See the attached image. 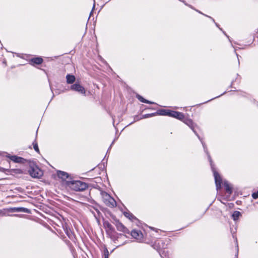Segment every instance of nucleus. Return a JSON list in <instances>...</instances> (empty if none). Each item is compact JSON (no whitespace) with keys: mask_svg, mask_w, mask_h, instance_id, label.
<instances>
[{"mask_svg":"<svg viewBox=\"0 0 258 258\" xmlns=\"http://www.w3.org/2000/svg\"><path fill=\"white\" fill-rule=\"evenodd\" d=\"M182 121H183V122L184 123H185L186 125H187L193 131V132L198 137L199 139L201 140V141L202 143L203 146L204 147L205 152L208 155V157L209 158V162L210 163L211 168L213 172L217 189H218L219 188H221V182H222L221 178L220 175L218 174V173L217 172H216V171L214 168L211 158L209 153L207 151V149L205 147V144L202 141L200 137L198 135V134H197L195 130V125L194 123L193 122V121L191 119H189V118H185L184 117V119L183 120H182Z\"/></svg>","mask_w":258,"mask_h":258,"instance_id":"f257e3e1","label":"nucleus"},{"mask_svg":"<svg viewBox=\"0 0 258 258\" xmlns=\"http://www.w3.org/2000/svg\"><path fill=\"white\" fill-rule=\"evenodd\" d=\"M67 184L75 191H83L88 187L87 183L79 180L68 181Z\"/></svg>","mask_w":258,"mask_h":258,"instance_id":"f03ea898","label":"nucleus"},{"mask_svg":"<svg viewBox=\"0 0 258 258\" xmlns=\"http://www.w3.org/2000/svg\"><path fill=\"white\" fill-rule=\"evenodd\" d=\"M101 195L103 202L106 206L110 208L116 207V201L106 192L101 191Z\"/></svg>","mask_w":258,"mask_h":258,"instance_id":"7ed1b4c3","label":"nucleus"},{"mask_svg":"<svg viewBox=\"0 0 258 258\" xmlns=\"http://www.w3.org/2000/svg\"><path fill=\"white\" fill-rule=\"evenodd\" d=\"M30 175L34 178H39L43 175L42 171L37 166H31L29 170Z\"/></svg>","mask_w":258,"mask_h":258,"instance_id":"20e7f679","label":"nucleus"},{"mask_svg":"<svg viewBox=\"0 0 258 258\" xmlns=\"http://www.w3.org/2000/svg\"><path fill=\"white\" fill-rule=\"evenodd\" d=\"M104 226L106 229L107 233L109 234L110 236L112 238L115 233L113 227H112L111 224L109 223L108 222H105L104 223Z\"/></svg>","mask_w":258,"mask_h":258,"instance_id":"39448f33","label":"nucleus"},{"mask_svg":"<svg viewBox=\"0 0 258 258\" xmlns=\"http://www.w3.org/2000/svg\"><path fill=\"white\" fill-rule=\"evenodd\" d=\"M132 236L139 241L143 239V235L140 230H133L131 232Z\"/></svg>","mask_w":258,"mask_h":258,"instance_id":"423d86ee","label":"nucleus"},{"mask_svg":"<svg viewBox=\"0 0 258 258\" xmlns=\"http://www.w3.org/2000/svg\"><path fill=\"white\" fill-rule=\"evenodd\" d=\"M71 89L77 91L82 94H85V88L79 84H75L71 86Z\"/></svg>","mask_w":258,"mask_h":258,"instance_id":"0eeeda50","label":"nucleus"},{"mask_svg":"<svg viewBox=\"0 0 258 258\" xmlns=\"http://www.w3.org/2000/svg\"><path fill=\"white\" fill-rule=\"evenodd\" d=\"M184 114L181 112L171 110L170 117H172L182 120L184 119Z\"/></svg>","mask_w":258,"mask_h":258,"instance_id":"6e6552de","label":"nucleus"},{"mask_svg":"<svg viewBox=\"0 0 258 258\" xmlns=\"http://www.w3.org/2000/svg\"><path fill=\"white\" fill-rule=\"evenodd\" d=\"M10 212H28V210L27 208L23 207L11 208L6 210Z\"/></svg>","mask_w":258,"mask_h":258,"instance_id":"1a4fd4ad","label":"nucleus"},{"mask_svg":"<svg viewBox=\"0 0 258 258\" xmlns=\"http://www.w3.org/2000/svg\"><path fill=\"white\" fill-rule=\"evenodd\" d=\"M115 225L117 230L119 231L125 232L127 230V229L124 227V226L118 221H115Z\"/></svg>","mask_w":258,"mask_h":258,"instance_id":"9d476101","label":"nucleus"},{"mask_svg":"<svg viewBox=\"0 0 258 258\" xmlns=\"http://www.w3.org/2000/svg\"><path fill=\"white\" fill-rule=\"evenodd\" d=\"M57 175L59 178L62 179L63 180L68 178L69 177V175L68 173L62 171H58L57 172Z\"/></svg>","mask_w":258,"mask_h":258,"instance_id":"9b49d317","label":"nucleus"},{"mask_svg":"<svg viewBox=\"0 0 258 258\" xmlns=\"http://www.w3.org/2000/svg\"><path fill=\"white\" fill-rule=\"evenodd\" d=\"M171 110L168 109H162L158 111V114L161 115H166L170 116Z\"/></svg>","mask_w":258,"mask_h":258,"instance_id":"f8f14e48","label":"nucleus"},{"mask_svg":"<svg viewBox=\"0 0 258 258\" xmlns=\"http://www.w3.org/2000/svg\"><path fill=\"white\" fill-rule=\"evenodd\" d=\"M31 62L34 64H40L43 62V59L39 57H35L31 59Z\"/></svg>","mask_w":258,"mask_h":258,"instance_id":"ddd939ff","label":"nucleus"},{"mask_svg":"<svg viewBox=\"0 0 258 258\" xmlns=\"http://www.w3.org/2000/svg\"><path fill=\"white\" fill-rule=\"evenodd\" d=\"M67 82L68 84H73L75 81V77L74 75L68 74L66 76Z\"/></svg>","mask_w":258,"mask_h":258,"instance_id":"4468645a","label":"nucleus"},{"mask_svg":"<svg viewBox=\"0 0 258 258\" xmlns=\"http://www.w3.org/2000/svg\"><path fill=\"white\" fill-rule=\"evenodd\" d=\"M138 99L142 102L148 103V104H154V102L150 101L148 100L144 99L142 96L138 95H137Z\"/></svg>","mask_w":258,"mask_h":258,"instance_id":"2eb2a0df","label":"nucleus"},{"mask_svg":"<svg viewBox=\"0 0 258 258\" xmlns=\"http://www.w3.org/2000/svg\"><path fill=\"white\" fill-rule=\"evenodd\" d=\"M224 187L226 192L229 195H230L232 193V187H231V186L227 182H225Z\"/></svg>","mask_w":258,"mask_h":258,"instance_id":"dca6fc26","label":"nucleus"},{"mask_svg":"<svg viewBox=\"0 0 258 258\" xmlns=\"http://www.w3.org/2000/svg\"><path fill=\"white\" fill-rule=\"evenodd\" d=\"M241 215V213L240 212L236 211H234L232 215V218L234 221L238 220L240 216Z\"/></svg>","mask_w":258,"mask_h":258,"instance_id":"f3484780","label":"nucleus"},{"mask_svg":"<svg viewBox=\"0 0 258 258\" xmlns=\"http://www.w3.org/2000/svg\"><path fill=\"white\" fill-rule=\"evenodd\" d=\"M11 159L15 162L19 163L21 162L22 158L16 156H12L10 158Z\"/></svg>","mask_w":258,"mask_h":258,"instance_id":"a211bd4d","label":"nucleus"},{"mask_svg":"<svg viewBox=\"0 0 258 258\" xmlns=\"http://www.w3.org/2000/svg\"><path fill=\"white\" fill-rule=\"evenodd\" d=\"M109 255V251H108L107 247H104V250H103L104 258H108Z\"/></svg>","mask_w":258,"mask_h":258,"instance_id":"6ab92c4d","label":"nucleus"},{"mask_svg":"<svg viewBox=\"0 0 258 258\" xmlns=\"http://www.w3.org/2000/svg\"><path fill=\"white\" fill-rule=\"evenodd\" d=\"M124 215L130 220H133L134 218L133 215L129 212H124Z\"/></svg>","mask_w":258,"mask_h":258,"instance_id":"aec40b11","label":"nucleus"},{"mask_svg":"<svg viewBox=\"0 0 258 258\" xmlns=\"http://www.w3.org/2000/svg\"><path fill=\"white\" fill-rule=\"evenodd\" d=\"M160 240H158V241H156V242L155 243V244L153 245V247L155 249H157V250H158V251H159V250H160V247H159V246H158L157 245V244H158V245H159V244H160Z\"/></svg>","mask_w":258,"mask_h":258,"instance_id":"412c9836","label":"nucleus"},{"mask_svg":"<svg viewBox=\"0 0 258 258\" xmlns=\"http://www.w3.org/2000/svg\"><path fill=\"white\" fill-rule=\"evenodd\" d=\"M33 148H34V149L37 152H39V148H38V145H37V143H36V142H33Z\"/></svg>","mask_w":258,"mask_h":258,"instance_id":"4be33fe9","label":"nucleus"},{"mask_svg":"<svg viewBox=\"0 0 258 258\" xmlns=\"http://www.w3.org/2000/svg\"><path fill=\"white\" fill-rule=\"evenodd\" d=\"M154 114H155L154 113L146 114L144 115L143 116V117L140 118V119L152 117V116H154Z\"/></svg>","mask_w":258,"mask_h":258,"instance_id":"5701e85b","label":"nucleus"},{"mask_svg":"<svg viewBox=\"0 0 258 258\" xmlns=\"http://www.w3.org/2000/svg\"><path fill=\"white\" fill-rule=\"evenodd\" d=\"M252 197L254 199H256L258 198V191L254 192L252 195Z\"/></svg>","mask_w":258,"mask_h":258,"instance_id":"b1692460","label":"nucleus"},{"mask_svg":"<svg viewBox=\"0 0 258 258\" xmlns=\"http://www.w3.org/2000/svg\"><path fill=\"white\" fill-rule=\"evenodd\" d=\"M5 211H6L5 209H4L3 210H0V216H5L6 215Z\"/></svg>","mask_w":258,"mask_h":258,"instance_id":"393cba45","label":"nucleus"},{"mask_svg":"<svg viewBox=\"0 0 258 258\" xmlns=\"http://www.w3.org/2000/svg\"><path fill=\"white\" fill-rule=\"evenodd\" d=\"M236 246H237V253H238V244H237V240H236ZM236 256H237V254H236Z\"/></svg>","mask_w":258,"mask_h":258,"instance_id":"a878e982","label":"nucleus"},{"mask_svg":"<svg viewBox=\"0 0 258 258\" xmlns=\"http://www.w3.org/2000/svg\"><path fill=\"white\" fill-rule=\"evenodd\" d=\"M225 35H226V36L227 37H228V36L227 35H226V34H225Z\"/></svg>","mask_w":258,"mask_h":258,"instance_id":"bb28decb","label":"nucleus"},{"mask_svg":"<svg viewBox=\"0 0 258 258\" xmlns=\"http://www.w3.org/2000/svg\"><path fill=\"white\" fill-rule=\"evenodd\" d=\"M225 35H226V36L227 37H228V36L227 35H226V34H225Z\"/></svg>","mask_w":258,"mask_h":258,"instance_id":"cd10ccee","label":"nucleus"},{"mask_svg":"<svg viewBox=\"0 0 258 258\" xmlns=\"http://www.w3.org/2000/svg\"><path fill=\"white\" fill-rule=\"evenodd\" d=\"M225 35H226V36L227 37H228V36L227 35H226V34H225Z\"/></svg>","mask_w":258,"mask_h":258,"instance_id":"c85d7f7f","label":"nucleus"},{"mask_svg":"<svg viewBox=\"0 0 258 258\" xmlns=\"http://www.w3.org/2000/svg\"><path fill=\"white\" fill-rule=\"evenodd\" d=\"M225 35H226V36L227 37H228V36L227 35H226V34H225Z\"/></svg>","mask_w":258,"mask_h":258,"instance_id":"c756f323","label":"nucleus"},{"mask_svg":"<svg viewBox=\"0 0 258 258\" xmlns=\"http://www.w3.org/2000/svg\"><path fill=\"white\" fill-rule=\"evenodd\" d=\"M236 55L237 56L238 59H239L238 54H236Z\"/></svg>","mask_w":258,"mask_h":258,"instance_id":"7c9ffc66","label":"nucleus"}]
</instances>
